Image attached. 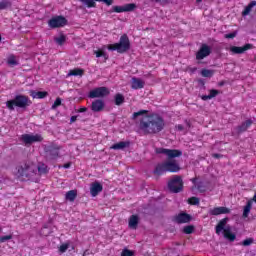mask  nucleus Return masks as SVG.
Segmentation results:
<instances>
[{
    "instance_id": "18",
    "label": "nucleus",
    "mask_w": 256,
    "mask_h": 256,
    "mask_svg": "<svg viewBox=\"0 0 256 256\" xmlns=\"http://www.w3.org/2000/svg\"><path fill=\"white\" fill-rule=\"evenodd\" d=\"M231 213V210L227 207H214L213 209L210 210V215H227Z\"/></svg>"
},
{
    "instance_id": "60",
    "label": "nucleus",
    "mask_w": 256,
    "mask_h": 256,
    "mask_svg": "<svg viewBox=\"0 0 256 256\" xmlns=\"http://www.w3.org/2000/svg\"><path fill=\"white\" fill-rule=\"evenodd\" d=\"M187 127H191V122L186 120Z\"/></svg>"
},
{
    "instance_id": "15",
    "label": "nucleus",
    "mask_w": 256,
    "mask_h": 256,
    "mask_svg": "<svg viewBox=\"0 0 256 256\" xmlns=\"http://www.w3.org/2000/svg\"><path fill=\"white\" fill-rule=\"evenodd\" d=\"M191 219H193V217L190 214H187L185 212H180L178 215H175L172 218V221H174L175 223H190Z\"/></svg>"
},
{
    "instance_id": "14",
    "label": "nucleus",
    "mask_w": 256,
    "mask_h": 256,
    "mask_svg": "<svg viewBox=\"0 0 256 256\" xmlns=\"http://www.w3.org/2000/svg\"><path fill=\"white\" fill-rule=\"evenodd\" d=\"M250 49H253V44H251V43H247L242 47H239V46H231L230 47V51L234 55H243V53H245V51H249Z\"/></svg>"
},
{
    "instance_id": "11",
    "label": "nucleus",
    "mask_w": 256,
    "mask_h": 256,
    "mask_svg": "<svg viewBox=\"0 0 256 256\" xmlns=\"http://www.w3.org/2000/svg\"><path fill=\"white\" fill-rule=\"evenodd\" d=\"M211 55V46L202 44L199 50L196 52V61H203V59Z\"/></svg>"
},
{
    "instance_id": "55",
    "label": "nucleus",
    "mask_w": 256,
    "mask_h": 256,
    "mask_svg": "<svg viewBox=\"0 0 256 256\" xmlns=\"http://www.w3.org/2000/svg\"><path fill=\"white\" fill-rule=\"evenodd\" d=\"M71 167V162H67L63 165L64 169H69Z\"/></svg>"
},
{
    "instance_id": "56",
    "label": "nucleus",
    "mask_w": 256,
    "mask_h": 256,
    "mask_svg": "<svg viewBox=\"0 0 256 256\" xmlns=\"http://www.w3.org/2000/svg\"><path fill=\"white\" fill-rule=\"evenodd\" d=\"M176 129H178V131H183V129H185V128L183 127V125L178 124V125H176Z\"/></svg>"
},
{
    "instance_id": "36",
    "label": "nucleus",
    "mask_w": 256,
    "mask_h": 256,
    "mask_svg": "<svg viewBox=\"0 0 256 256\" xmlns=\"http://www.w3.org/2000/svg\"><path fill=\"white\" fill-rule=\"evenodd\" d=\"M193 231H195V226H193V225L185 226L183 229V233H185L186 235H191V233H193Z\"/></svg>"
},
{
    "instance_id": "61",
    "label": "nucleus",
    "mask_w": 256,
    "mask_h": 256,
    "mask_svg": "<svg viewBox=\"0 0 256 256\" xmlns=\"http://www.w3.org/2000/svg\"><path fill=\"white\" fill-rule=\"evenodd\" d=\"M201 1H203V0H196V3H201Z\"/></svg>"
},
{
    "instance_id": "12",
    "label": "nucleus",
    "mask_w": 256,
    "mask_h": 256,
    "mask_svg": "<svg viewBox=\"0 0 256 256\" xmlns=\"http://www.w3.org/2000/svg\"><path fill=\"white\" fill-rule=\"evenodd\" d=\"M21 139L25 145H32V143H41V141H43V136H41V134H23Z\"/></svg>"
},
{
    "instance_id": "33",
    "label": "nucleus",
    "mask_w": 256,
    "mask_h": 256,
    "mask_svg": "<svg viewBox=\"0 0 256 256\" xmlns=\"http://www.w3.org/2000/svg\"><path fill=\"white\" fill-rule=\"evenodd\" d=\"M11 1L9 0H2L0 1V11H3L5 9H9L11 7Z\"/></svg>"
},
{
    "instance_id": "48",
    "label": "nucleus",
    "mask_w": 256,
    "mask_h": 256,
    "mask_svg": "<svg viewBox=\"0 0 256 256\" xmlns=\"http://www.w3.org/2000/svg\"><path fill=\"white\" fill-rule=\"evenodd\" d=\"M47 229H49L48 226H44L42 229H41V235H45L46 237L49 235L50 231ZM45 231H47V233H45Z\"/></svg>"
},
{
    "instance_id": "59",
    "label": "nucleus",
    "mask_w": 256,
    "mask_h": 256,
    "mask_svg": "<svg viewBox=\"0 0 256 256\" xmlns=\"http://www.w3.org/2000/svg\"><path fill=\"white\" fill-rule=\"evenodd\" d=\"M87 255H89V250H85L82 256H87Z\"/></svg>"
},
{
    "instance_id": "34",
    "label": "nucleus",
    "mask_w": 256,
    "mask_h": 256,
    "mask_svg": "<svg viewBox=\"0 0 256 256\" xmlns=\"http://www.w3.org/2000/svg\"><path fill=\"white\" fill-rule=\"evenodd\" d=\"M200 73H201L202 77H213L215 72L213 70H209V69L204 68V69L201 70Z\"/></svg>"
},
{
    "instance_id": "53",
    "label": "nucleus",
    "mask_w": 256,
    "mask_h": 256,
    "mask_svg": "<svg viewBox=\"0 0 256 256\" xmlns=\"http://www.w3.org/2000/svg\"><path fill=\"white\" fill-rule=\"evenodd\" d=\"M227 218H224V219H222L219 223H218V225H227Z\"/></svg>"
},
{
    "instance_id": "10",
    "label": "nucleus",
    "mask_w": 256,
    "mask_h": 256,
    "mask_svg": "<svg viewBox=\"0 0 256 256\" xmlns=\"http://www.w3.org/2000/svg\"><path fill=\"white\" fill-rule=\"evenodd\" d=\"M109 93H110L109 88L102 86V87H97L91 90L88 94V97L90 99H98L100 97H107Z\"/></svg>"
},
{
    "instance_id": "23",
    "label": "nucleus",
    "mask_w": 256,
    "mask_h": 256,
    "mask_svg": "<svg viewBox=\"0 0 256 256\" xmlns=\"http://www.w3.org/2000/svg\"><path fill=\"white\" fill-rule=\"evenodd\" d=\"M30 95L31 97H33V99H45V97H47V95L49 94L47 93V91H32Z\"/></svg>"
},
{
    "instance_id": "47",
    "label": "nucleus",
    "mask_w": 256,
    "mask_h": 256,
    "mask_svg": "<svg viewBox=\"0 0 256 256\" xmlns=\"http://www.w3.org/2000/svg\"><path fill=\"white\" fill-rule=\"evenodd\" d=\"M237 37V32H232L225 35V39H235Z\"/></svg>"
},
{
    "instance_id": "40",
    "label": "nucleus",
    "mask_w": 256,
    "mask_h": 256,
    "mask_svg": "<svg viewBox=\"0 0 256 256\" xmlns=\"http://www.w3.org/2000/svg\"><path fill=\"white\" fill-rule=\"evenodd\" d=\"M197 190L200 192V193H205L207 191V187H205V184H203V182H199L197 184Z\"/></svg>"
},
{
    "instance_id": "30",
    "label": "nucleus",
    "mask_w": 256,
    "mask_h": 256,
    "mask_svg": "<svg viewBox=\"0 0 256 256\" xmlns=\"http://www.w3.org/2000/svg\"><path fill=\"white\" fill-rule=\"evenodd\" d=\"M7 64L10 67H15L16 65H19V62H17V58H15V55H10L7 59Z\"/></svg>"
},
{
    "instance_id": "58",
    "label": "nucleus",
    "mask_w": 256,
    "mask_h": 256,
    "mask_svg": "<svg viewBox=\"0 0 256 256\" xmlns=\"http://www.w3.org/2000/svg\"><path fill=\"white\" fill-rule=\"evenodd\" d=\"M195 71H197V67L190 68L191 73H195Z\"/></svg>"
},
{
    "instance_id": "63",
    "label": "nucleus",
    "mask_w": 256,
    "mask_h": 256,
    "mask_svg": "<svg viewBox=\"0 0 256 256\" xmlns=\"http://www.w3.org/2000/svg\"><path fill=\"white\" fill-rule=\"evenodd\" d=\"M0 41H1V34H0Z\"/></svg>"
},
{
    "instance_id": "62",
    "label": "nucleus",
    "mask_w": 256,
    "mask_h": 256,
    "mask_svg": "<svg viewBox=\"0 0 256 256\" xmlns=\"http://www.w3.org/2000/svg\"><path fill=\"white\" fill-rule=\"evenodd\" d=\"M195 181H196V179H195V178H193V179H192V183H195Z\"/></svg>"
},
{
    "instance_id": "32",
    "label": "nucleus",
    "mask_w": 256,
    "mask_h": 256,
    "mask_svg": "<svg viewBox=\"0 0 256 256\" xmlns=\"http://www.w3.org/2000/svg\"><path fill=\"white\" fill-rule=\"evenodd\" d=\"M37 169L40 175H46V173H49V169L47 168V165L43 163L39 164Z\"/></svg>"
},
{
    "instance_id": "50",
    "label": "nucleus",
    "mask_w": 256,
    "mask_h": 256,
    "mask_svg": "<svg viewBox=\"0 0 256 256\" xmlns=\"http://www.w3.org/2000/svg\"><path fill=\"white\" fill-rule=\"evenodd\" d=\"M201 99H202V101H209V99H211V97L209 95H202Z\"/></svg>"
},
{
    "instance_id": "51",
    "label": "nucleus",
    "mask_w": 256,
    "mask_h": 256,
    "mask_svg": "<svg viewBox=\"0 0 256 256\" xmlns=\"http://www.w3.org/2000/svg\"><path fill=\"white\" fill-rule=\"evenodd\" d=\"M87 107H81L80 109L77 110V113H86Z\"/></svg>"
},
{
    "instance_id": "28",
    "label": "nucleus",
    "mask_w": 256,
    "mask_h": 256,
    "mask_svg": "<svg viewBox=\"0 0 256 256\" xmlns=\"http://www.w3.org/2000/svg\"><path fill=\"white\" fill-rule=\"evenodd\" d=\"M66 200L67 201H75V199H77V190H70L66 193V196H65Z\"/></svg>"
},
{
    "instance_id": "6",
    "label": "nucleus",
    "mask_w": 256,
    "mask_h": 256,
    "mask_svg": "<svg viewBox=\"0 0 256 256\" xmlns=\"http://www.w3.org/2000/svg\"><path fill=\"white\" fill-rule=\"evenodd\" d=\"M167 187H168L170 193H181V191H183V187H184L183 176L173 175L168 180Z\"/></svg>"
},
{
    "instance_id": "2",
    "label": "nucleus",
    "mask_w": 256,
    "mask_h": 256,
    "mask_svg": "<svg viewBox=\"0 0 256 256\" xmlns=\"http://www.w3.org/2000/svg\"><path fill=\"white\" fill-rule=\"evenodd\" d=\"M139 127L145 135H157L165 129V119L157 113H152L146 116V120L140 121Z\"/></svg>"
},
{
    "instance_id": "27",
    "label": "nucleus",
    "mask_w": 256,
    "mask_h": 256,
    "mask_svg": "<svg viewBox=\"0 0 256 256\" xmlns=\"http://www.w3.org/2000/svg\"><path fill=\"white\" fill-rule=\"evenodd\" d=\"M84 73H85V70H83L81 68H76V69L70 70L68 75L73 76V77H77V76L83 77Z\"/></svg>"
},
{
    "instance_id": "16",
    "label": "nucleus",
    "mask_w": 256,
    "mask_h": 256,
    "mask_svg": "<svg viewBox=\"0 0 256 256\" xmlns=\"http://www.w3.org/2000/svg\"><path fill=\"white\" fill-rule=\"evenodd\" d=\"M103 191V185L99 182H94L90 187V195L92 197H97Z\"/></svg>"
},
{
    "instance_id": "29",
    "label": "nucleus",
    "mask_w": 256,
    "mask_h": 256,
    "mask_svg": "<svg viewBox=\"0 0 256 256\" xmlns=\"http://www.w3.org/2000/svg\"><path fill=\"white\" fill-rule=\"evenodd\" d=\"M94 55H96V57L99 59L100 57H103L105 59V61H107V59H109V55L107 53H105V51L98 49L94 51Z\"/></svg>"
},
{
    "instance_id": "1",
    "label": "nucleus",
    "mask_w": 256,
    "mask_h": 256,
    "mask_svg": "<svg viewBox=\"0 0 256 256\" xmlns=\"http://www.w3.org/2000/svg\"><path fill=\"white\" fill-rule=\"evenodd\" d=\"M158 155H166L167 161L158 163L154 169V175H164V173H179L181 166L177 162L176 157H181L183 152L177 149L157 148Z\"/></svg>"
},
{
    "instance_id": "21",
    "label": "nucleus",
    "mask_w": 256,
    "mask_h": 256,
    "mask_svg": "<svg viewBox=\"0 0 256 256\" xmlns=\"http://www.w3.org/2000/svg\"><path fill=\"white\" fill-rule=\"evenodd\" d=\"M129 145H131L130 141H120L114 145L111 146V149H114L115 151L121 150V149H125L126 147H129Z\"/></svg>"
},
{
    "instance_id": "39",
    "label": "nucleus",
    "mask_w": 256,
    "mask_h": 256,
    "mask_svg": "<svg viewBox=\"0 0 256 256\" xmlns=\"http://www.w3.org/2000/svg\"><path fill=\"white\" fill-rule=\"evenodd\" d=\"M11 239H13V234L0 236V243H6V241H11Z\"/></svg>"
},
{
    "instance_id": "42",
    "label": "nucleus",
    "mask_w": 256,
    "mask_h": 256,
    "mask_svg": "<svg viewBox=\"0 0 256 256\" xmlns=\"http://www.w3.org/2000/svg\"><path fill=\"white\" fill-rule=\"evenodd\" d=\"M67 249H69V243L61 244L60 247H59V252L60 253H66Z\"/></svg>"
},
{
    "instance_id": "7",
    "label": "nucleus",
    "mask_w": 256,
    "mask_h": 256,
    "mask_svg": "<svg viewBox=\"0 0 256 256\" xmlns=\"http://www.w3.org/2000/svg\"><path fill=\"white\" fill-rule=\"evenodd\" d=\"M63 149V147H61V145L57 144V143H50L48 146L44 147V152L46 153V155H48V157L52 160L55 159H59V157H61V150Z\"/></svg>"
},
{
    "instance_id": "49",
    "label": "nucleus",
    "mask_w": 256,
    "mask_h": 256,
    "mask_svg": "<svg viewBox=\"0 0 256 256\" xmlns=\"http://www.w3.org/2000/svg\"><path fill=\"white\" fill-rule=\"evenodd\" d=\"M96 1H98L99 3L101 2L105 3L106 5H108V7L113 5V0H96Z\"/></svg>"
},
{
    "instance_id": "3",
    "label": "nucleus",
    "mask_w": 256,
    "mask_h": 256,
    "mask_svg": "<svg viewBox=\"0 0 256 256\" xmlns=\"http://www.w3.org/2000/svg\"><path fill=\"white\" fill-rule=\"evenodd\" d=\"M32 101L27 95L18 94L14 97L12 100H8L6 102V107L9 109V111H15V107H18L19 109H27V107H30L32 105Z\"/></svg>"
},
{
    "instance_id": "31",
    "label": "nucleus",
    "mask_w": 256,
    "mask_h": 256,
    "mask_svg": "<svg viewBox=\"0 0 256 256\" xmlns=\"http://www.w3.org/2000/svg\"><path fill=\"white\" fill-rule=\"evenodd\" d=\"M54 41L57 43V45H64L65 41H67V36L61 34L59 37L54 38Z\"/></svg>"
},
{
    "instance_id": "5",
    "label": "nucleus",
    "mask_w": 256,
    "mask_h": 256,
    "mask_svg": "<svg viewBox=\"0 0 256 256\" xmlns=\"http://www.w3.org/2000/svg\"><path fill=\"white\" fill-rule=\"evenodd\" d=\"M37 175V169L29 164H24L18 167L17 176L21 181H33Z\"/></svg>"
},
{
    "instance_id": "26",
    "label": "nucleus",
    "mask_w": 256,
    "mask_h": 256,
    "mask_svg": "<svg viewBox=\"0 0 256 256\" xmlns=\"http://www.w3.org/2000/svg\"><path fill=\"white\" fill-rule=\"evenodd\" d=\"M81 3H84V5H86V7H88V9H93L95 7H97V0H78Z\"/></svg>"
},
{
    "instance_id": "20",
    "label": "nucleus",
    "mask_w": 256,
    "mask_h": 256,
    "mask_svg": "<svg viewBox=\"0 0 256 256\" xmlns=\"http://www.w3.org/2000/svg\"><path fill=\"white\" fill-rule=\"evenodd\" d=\"M145 82L139 78H132V89H143Z\"/></svg>"
},
{
    "instance_id": "54",
    "label": "nucleus",
    "mask_w": 256,
    "mask_h": 256,
    "mask_svg": "<svg viewBox=\"0 0 256 256\" xmlns=\"http://www.w3.org/2000/svg\"><path fill=\"white\" fill-rule=\"evenodd\" d=\"M75 121H77V116H71V118H70V125L75 123Z\"/></svg>"
},
{
    "instance_id": "52",
    "label": "nucleus",
    "mask_w": 256,
    "mask_h": 256,
    "mask_svg": "<svg viewBox=\"0 0 256 256\" xmlns=\"http://www.w3.org/2000/svg\"><path fill=\"white\" fill-rule=\"evenodd\" d=\"M212 157H213L214 159H221V157H223V155L218 154V153H214V154H212Z\"/></svg>"
},
{
    "instance_id": "19",
    "label": "nucleus",
    "mask_w": 256,
    "mask_h": 256,
    "mask_svg": "<svg viewBox=\"0 0 256 256\" xmlns=\"http://www.w3.org/2000/svg\"><path fill=\"white\" fill-rule=\"evenodd\" d=\"M251 125H253V120L248 119L245 122H243L241 125L237 126L236 131L238 134L245 133V131H247V129H249Z\"/></svg>"
},
{
    "instance_id": "9",
    "label": "nucleus",
    "mask_w": 256,
    "mask_h": 256,
    "mask_svg": "<svg viewBox=\"0 0 256 256\" xmlns=\"http://www.w3.org/2000/svg\"><path fill=\"white\" fill-rule=\"evenodd\" d=\"M50 29H59L67 25V18L64 16H54L48 21Z\"/></svg>"
},
{
    "instance_id": "13",
    "label": "nucleus",
    "mask_w": 256,
    "mask_h": 256,
    "mask_svg": "<svg viewBox=\"0 0 256 256\" xmlns=\"http://www.w3.org/2000/svg\"><path fill=\"white\" fill-rule=\"evenodd\" d=\"M137 5L135 3L125 4L124 6H113L112 10L114 13H129L135 11Z\"/></svg>"
},
{
    "instance_id": "46",
    "label": "nucleus",
    "mask_w": 256,
    "mask_h": 256,
    "mask_svg": "<svg viewBox=\"0 0 256 256\" xmlns=\"http://www.w3.org/2000/svg\"><path fill=\"white\" fill-rule=\"evenodd\" d=\"M154 1V3H160V5H168V3H171L173 0H151Z\"/></svg>"
},
{
    "instance_id": "44",
    "label": "nucleus",
    "mask_w": 256,
    "mask_h": 256,
    "mask_svg": "<svg viewBox=\"0 0 256 256\" xmlns=\"http://www.w3.org/2000/svg\"><path fill=\"white\" fill-rule=\"evenodd\" d=\"M217 95H219V90L216 89H211L208 94V96H210V99H214V97H217Z\"/></svg>"
},
{
    "instance_id": "37",
    "label": "nucleus",
    "mask_w": 256,
    "mask_h": 256,
    "mask_svg": "<svg viewBox=\"0 0 256 256\" xmlns=\"http://www.w3.org/2000/svg\"><path fill=\"white\" fill-rule=\"evenodd\" d=\"M147 113H149V111H147V110H140L138 112H134L132 114V119L135 120L137 117H141V115H147Z\"/></svg>"
},
{
    "instance_id": "35",
    "label": "nucleus",
    "mask_w": 256,
    "mask_h": 256,
    "mask_svg": "<svg viewBox=\"0 0 256 256\" xmlns=\"http://www.w3.org/2000/svg\"><path fill=\"white\" fill-rule=\"evenodd\" d=\"M128 225H139V216L138 215L130 216Z\"/></svg>"
},
{
    "instance_id": "4",
    "label": "nucleus",
    "mask_w": 256,
    "mask_h": 256,
    "mask_svg": "<svg viewBox=\"0 0 256 256\" xmlns=\"http://www.w3.org/2000/svg\"><path fill=\"white\" fill-rule=\"evenodd\" d=\"M131 49V41H129V36L127 34H123L120 37L119 42L114 44H109L107 46L108 51H117V53L123 54L127 53Z\"/></svg>"
},
{
    "instance_id": "57",
    "label": "nucleus",
    "mask_w": 256,
    "mask_h": 256,
    "mask_svg": "<svg viewBox=\"0 0 256 256\" xmlns=\"http://www.w3.org/2000/svg\"><path fill=\"white\" fill-rule=\"evenodd\" d=\"M129 229L135 230V229H137V225H129Z\"/></svg>"
},
{
    "instance_id": "24",
    "label": "nucleus",
    "mask_w": 256,
    "mask_h": 256,
    "mask_svg": "<svg viewBox=\"0 0 256 256\" xmlns=\"http://www.w3.org/2000/svg\"><path fill=\"white\" fill-rule=\"evenodd\" d=\"M256 6V1H251L243 10L242 15L243 17H247L251 11H253V7Z\"/></svg>"
},
{
    "instance_id": "64",
    "label": "nucleus",
    "mask_w": 256,
    "mask_h": 256,
    "mask_svg": "<svg viewBox=\"0 0 256 256\" xmlns=\"http://www.w3.org/2000/svg\"><path fill=\"white\" fill-rule=\"evenodd\" d=\"M0 233H1V229H0Z\"/></svg>"
},
{
    "instance_id": "8",
    "label": "nucleus",
    "mask_w": 256,
    "mask_h": 256,
    "mask_svg": "<svg viewBox=\"0 0 256 256\" xmlns=\"http://www.w3.org/2000/svg\"><path fill=\"white\" fill-rule=\"evenodd\" d=\"M216 233L218 235H221L222 233L224 239H227V241H230V243H233V241L237 239V235L231 232V228H225V225H216Z\"/></svg>"
},
{
    "instance_id": "25",
    "label": "nucleus",
    "mask_w": 256,
    "mask_h": 256,
    "mask_svg": "<svg viewBox=\"0 0 256 256\" xmlns=\"http://www.w3.org/2000/svg\"><path fill=\"white\" fill-rule=\"evenodd\" d=\"M114 103H115V105L120 107V105H123V103H125V96H123V94H121V93H117L114 96Z\"/></svg>"
},
{
    "instance_id": "38",
    "label": "nucleus",
    "mask_w": 256,
    "mask_h": 256,
    "mask_svg": "<svg viewBox=\"0 0 256 256\" xmlns=\"http://www.w3.org/2000/svg\"><path fill=\"white\" fill-rule=\"evenodd\" d=\"M120 256H135V252L133 250H129L127 248L123 249Z\"/></svg>"
},
{
    "instance_id": "43",
    "label": "nucleus",
    "mask_w": 256,
    "mask_h": 256,
    "mask_svg": "<svg viewBox=\"0 0 256 256\" xmlns=\"http://www.w3.org/2000/svg\"><path fill=\"white\" fill-rule=\"evenodd\" d=\"M253 238H247L245 240L242 241V245L244 247H249V245H253Z\"/></svg>"
},
{
    "instance_id": "17",
    "label": "nucleus",
    "mask_w": 256,
    "mask_h": 256,
    "mask_svg": "<svg viewBox=\"0 0 256 256\" xmlns=\"http://www.w3.org/2000/svg\"><path fill=\"white\" fill-rule=\"evenodd\" d=\"M91 109L94 113H99L105 109V102L103 100H94L91 105Z\"/></svg>"
},
{
    "instance_id": "41",
    "label": "nucleus",
    "mask_w": 256,
    "mask_h": 256,
    "mask_svg": "<svg viewBox=\"0 0 256 256\" xmlns=\"http://www.w3.org/2000/svg\"><path fill=\"white\" fill-rule=\"evenodd\" d=\"M189 205H199V198L193 196L188 199Z\"/></svg>"
},
{
    "instance_id": "45",
    "label": "nucleus",
    "mask_w": 256,
    "mask_h": 256,
    "mask_svg": "<svg viewBox=\"0 0 256 256\" xmlns=\"http://www.w3.org/2000/svg\"><path fill=\"white\" fill-rule=\"evenodd\" d=\"M61 105V98L58 97L56 98V100L54 101L53 105H52V109H57V107H60Z\"/></svg>"
},
{
    "instance_id": "22",
    "label": "nucleus",
    "mask_w": 256,
    "mask_h": 256,
    "mask_svg": "<svg viewBox=\"0 0 256 256\" xmlns=\"http://www.w3.org/2000/svg\"><path fill=\"white\" fill-rule=\"evenodd\" d=\"M253 207V200H248L243 209V217H249V213H251V208Z\"/></svg>"
}]
</instances>
